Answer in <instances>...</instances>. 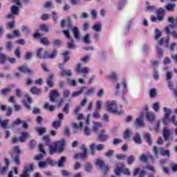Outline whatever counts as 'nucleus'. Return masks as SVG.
Wrapping results in <instances>:
<instances>
[{
  "label": "nucleus",
  "mask_w": 177,
  "mask_h": 177,
  "mask_svg": "<svg viewBox=\"0 0 177 177\" xmlns=\"http://www.w3.org/2000/svg\"><path fill=\"white\" fill-rule=\"evenodd\" d=\"M146 118L149 122H153L156 120V115L153 112H147L146 113Z\"/></svg>",
  "instance_id": "obj_19"
},
{
  "label": "nucleus",
  "mask_w": 177,
  "mask_h": 177,
  "mask_svg": "<svg viewBox=\"0 0 177 177\" xmlns=\"http://www.w3.org/2000/svg\"><path fill=\"white\" fill-rule=\"evenodd\" d=\"M136 157L133 156H130L128 158H127V164H129V165H131V164H133V161H135L136 160Z\"/></svg>",
  "instance_id": "obj_51"
},
{
  "label": "nucleus",
  "mask_w": 177,
  "mask_h": 177,
  "mask_svg": "<svg viewBox=\"0 0 177 177\" xmlns=\"http://www.w3.org/2000/svg\"><path fill=\"white\" fill-rule=\"evenodd\" d=\"M60 120H56L53 122V128L57 129L60 127Z\"/></svg>",
  "instance_id": "obj_55"
},
{
  "label": "nucleus",
  "mask_w": 177,
  "mask_h": 177,
  "mask_svg": "<svg viewBox=\"0 0 177 177\" xmlns=\"http://www.w3.org/2000/svg\"><path fill=\"white\" fill-rule=\"evenodd\" d=\"M153 152L154 153L155 156H156V158H158V153L161 154V156L169 157L171 156V153L169 152V150L165 149L163 147H157L156 146H154L153 148Z\"/></svg>",
  "instance_id": "obj_3"
},
{
  "label": "nucleus",
  "mask_w": 177,
  "mask_h": 177,
  "mask_svg": "<svg viewBox=\"0 0 177 177\" xmlns=\"http://www.w3.org/2000/svg\"><path fill=\"white\" fill-rule=\"evenodd\" d=\"M12 158L17 165H20V157L19 156V154L12 153Z\"/></svg>",
  "instance_id": "obj_23"
},
{
  "label": "nucleus",
  "mask_w": 177,
  "mask_h": 177,
  "mask_svg": "<svg viewBox=\"0 0 177 177\" xmlns=\"http://www.w3.org/2000/svg\"><path fill=\"white\" fill-rule=\"evenodd\" d=\"M14 55L17 57V59H20L21 57V50L20 48H17L14 51Z\"/></svg>",
  "instance_id": "obj_38"
},
{
  "label": "nucleus",
  "mask_w": 177,
  "mask_h": 177,
  "mask_svg": "<svg viewBox=\"0 0 177 177\" xmlns=\"http://www.w3.org/2000/svg\"><path fill=\"white\" fill-rule=\"evenodd\" d=\"M115 88H116L117 95H120V93H121V92H122L123 93H125V92H127V91H128V88L127 87V84H125V82L117 84Z\"/></svg>",
  "instance_id": "obj_7"
},
{
  "label": "nucleus",
  "mask_w": 177,
  "mask_h": 177,
  "mask_svg": "<svg viewBox=\"0 0 177 177\" xmlns=\"http://www.w3.org/2000/svg\"><path fill=\"white\" fill-rule=\"evenodd\" d=\"M169 166L172 169L173 172H177V164L170 163Z\"/></svg>",
  "instance_id": "obj_63"
},
{
  "label": "nucleus",
  "mask_w": 177,
  "mask_h": 177,
  "mask_svg": "<svg viewBox=\"0 0 177 177\" xmlns=\"http://www.w3.org/2000/svg\"><path fill=\"white\" fill-rule=\"evenodd\" d=\"M34 169V164L29 165L26 167L24 169L23 174L21 175V177H30L28 172H31Z\"/></svg>",
  "instance_id": "obj_9"
},
{
  "label": "nucleus",
  "mask_w": 177,
  "mask_h": 177,
  "mask_svg": "<svg viewBox=\"0 0 177 177\" xmlns=\"http://www.w3.org/2000/svg\"><path fill=\"white\" fill-rule=\"evenodd\" d=\"M66 162V157L62 156L60 159L57 162V165L59 168H63L64 167V163Z\"/></svg>",
  "instance_id": "obj_24"
},
{
  "label": "nucleus",
  "mask_w": 177,
  "mask_h": 177,
  "mask_svg": "<svg viewBox=\"0 0 177 177\" xmlns=\"http://www.w3.org/2000/svg\"><path fill=\"white\" fill-rule=\"evenodd\" d=\"M76 71L78 74H80V73L88 74L89 73V69L86 66L82 67V64H78L76 68Z\"/></svg>",
  "instance_id": "obj_11"
},
{
  "label": "nucleus",
  "mask_w": 177,
  "mask_h": 177,
  "mask_svg": "<svg viewBox=\"0 0 177 177\" xmlns=\"http://www.w3.org/2000/svg\"><path fill=\"white\" fill-rule=\"evenodd\" d=\"M71 30L75 39H80L81 34L80 33V30H78V28L73 27Z\"/></svg>",
  "instance_id": "obj_21"
},
{
  "label": "nucleus",
  "mask_w": 177,
  "mask_h": 177,
  "mask_svg": "<svg viewBox=\"0 0 177 177\" xmlns=\"http://www.w3.org/2000/svg\"><path fill=\"white\" fill-rule=\"evenodd\" d=\"M47 165H52V167H55L57 164V162L53 161L51 158H48L46 161Z\"/></svg>",
  "instance_id": "obj_46"
},
{
  "label": "nucleus",
  "mask_w": 177,
  "mask_h": 177,
  "mask_svg": "<svg viewBox=\"0 0 177 177\" xmlns=\"http://www.w3.org/2000/svg\"><path fill=\"white\" fill-rule=\"evenodd\" d=\"M21 30L22 31V32H25L26 34L31 32V29H30L28 26H25L21 28Z\"/></svg>",
  "instance_id": "obj_53"
},
{
  "label": "nucleus",
  "mask_w": 177,
  "mask_h": 177,
  "mask_svg": "<svg viewBox=\"0 0 177 177\" xmlns=\"http://www.w3.org/2000/svg\"><path fill=\"white\" fill-rule=\"evenodd\" d=\"M173 78V76H172V72H169L167 71V73H166V80L167 81H171V80Z\"/></svg>",
  "instance_id": "obj_62"
},
{
  "label": "nucleus",
  "mask_w": 177,
  "mask_h": 177,
  "mask_svg": "<svg viewBox=\"0 0 177 177\" xmlns=\"http://www.w3.org/2000/svg\"><path fill=\"white\" fill-rule=\"evenodd\" d=\"M61 77H71L73 75V71L71 69H62L60 72Z\"/></svg>",
  "instance_id": "obj_14"
},
{
  "label": "nucleus",
  "mask_w": 177,
  "mask_h": 177,
  "mask_svg": "<svg viewBox=\"0 0 177 177\" xmlns=\"http://www.w3.org/2000/svg\"><path fill=\"white\" fill-rule=\"evenodd\" d=\"M109 139V135L106 133V131L101 130L98 134V140L101 142H106Z\"/></svg>",
  "instance_id": "obj_13"
},
{
  "label": "nucleus",
  "mask_w": 177,
  "mask_h": 177,
  "mask_svg": "<svg viewBox=\"0 0 177 177\" xmlns=\"http://www.w3.org/2000/svg\"><path fill=\"white\" fill-rule=\"evenodd\" d=\"M84 133L86 135V136H91V129L88 127H84Z\"/></svg>",
  "instance_id": "obj_54"
},
{
  "label": "nucleus",
  "mask_w": 177,
  "mask_h": 177,
  "mask_svg": "<svg viewBox=\"0 0 177 177\" xmlns=\"http://www.w3.org/2000/svg\"><path fill=\"white\" fill-rule=\"evenodd\" d=\"M93 124H94V126L93 127V129L94 132H97V131L99 129L98 128H100L102 127V124L100 122H93Z\"/></svg>",
  "instance_id": "obj_37"
},
{
  "label": "nucleus",
  "mask_w": 177,
  "mask_h": 177,
  "mask_svg": "<svg viewBox=\"0 0 177 177\" xmlns=\"http://www.w3.org/2000/svg\"><path fill=\"white\" fill-rule=\"evenodd\" d=\"M10 91H12L10 88H3L1 91V94L5 96V95H8V93H10Z\"/></svg>",
  "instance_id": "obj_50"
},
{
  "label": "nucleus",
  "mask_w": 177,
  "mask_h": 177,
  "mask_svg": "<svg viewBox=\"0 0 177 177\" xmlns=\"http://www.w3.org/2000/svg\"><path fill=\"white\" fill-rule=\"evenodd\" d=\"M145 139L147 140V143H149V145H152L153 142H151V136H150V133H147L145 135Z\"/></svg>",
  "instance_id": "obj_45"
},
{
  "label": "nucleus",
  "mask_w": 177,
  "mask_h": 177,
  "mask_svg": "<svg viewBox=\"0 0 177 177\" xmlns=\"http://www.w3.org/2000/svg\"><path fill=\"white\" fill-rule=\"evenodd\" d=\"M140 160L142 162H145V164H146V162H147V155L146 154H142Z\"/></svg>",
  "instance_id": "obj_59"
},
{
  "label": "nucleus",
  "mask_w": 177,
  "mask_h": 177,
  "mask_svg": "<svg viewBox=\"0 0 177 177\" xmlns=\"http://www.w3.org/2000/svg\"><path fill=\"white\" fill-rule=\"evenodd\" d=\"M30 138V133L24 132L21 133V136L19 138V141L21 143L26 142L27 139H29Z\"/></svg>",
  "instance_id": "obj_16"
},
{
  "label": "nucleus",
  "mask_w": 177,
  "mask_h": 177,
  "mask_svg": "<svg viewBox=\"0 0 177 177\" xmlns=\"http://www.w3.org/2000/svg\"><path fill=\"white\" fill-rule=\"evenodd\" d=\"M36 131L39 133L40 136H42L46 132V129L43 127H37L36 128Z\"/></svg>",
  "instance_id": "obj_40"
},
{
  "label": "nucleus",
  "mask_w": 177,
  "mask_h": 177,
  "mask_svg": "<svg viewBox=\"0 0 177 177\" xmlns=\"http://www.w3.org/2000/svg\"><path fill=\"white\" fill-rule=\"evenodd\" d=\"M59 97V93L57 91L54 90L51 91V93L50 94V100L54 103V102H56V97Z\"/></svg>",
  "instance_id": "obj_18"
},
{
  "label": "nucleus",
  "mask_w": 177,
  "mask_h": 177,
  "mask_svg": "<svg viewBox=\"0 0 177 177\" xmlns=\"http://www.w3.org/2000/svg\"><path fill=\"white\" fill-rule=\"evenodd\" d=\"M30 93H33V95H41V93H42V91H41V89L33 86L30 88Z\"/></svg>",
  "instance_id": "obj_28"
},
{
  "label": "nucleus",
  "mask_w": 177,
  "mask_h": 177,
  "mask_svg": "<svg viewBox=\"0 0 177 177\" xmlns=\"http://www.w3.org/2000/svg\"><path fill=\"white\" fill-rule=\"evenodd\" d=\"M67 49H74L75 48V43L73 39H71V41L68 42Z\"/></svg>",
  "instance_id": "obj_39"
},
{
  "label": "nucleus",
  "mask_w": 177,
  "mask_h": 177,
  "mask_svg": "<svg viewBox=\"0 0 177 177\" xmlns=\"http://www.w3.org/2000/svg\"><path fill=\"white\" fill-rule=\"evenodd\" d=\"M49 52L45 48H38L37 50V56L38 59H48Z\"/></svg>",
  "instance_id": "obj_6"
},
{
  "label": "nucleus",
  "mask_w": 177,
  "mask_h": 177,
  "mask_svg": "<svg viewBox=\"0 0 177 177\" xmlns=\"http://www.w3.org/2000/svg\"><path fill=\"white\" fill-rule=\"evenodd\" d=\"M44 109H46V110H48V111H55L56 110V106H49L48 103H46L44 104Z\"/></svg>",
  "instance_id": "obj_34"
},
{
  "label": "nucleus",
  "mask_w": 177,
  "mask_h": 177,
  "mask_svg": "<svg viewBox=\"0 0 177 177\" xmlns=\"http://www.w3.org/2000/svg\"><path fill=\"white\" fill-rule=\"evenodd\" d=\"M163 111L165 112V117H169V115H171V109L167 107H164Z\"/></svg>",
  "instance_id": "obj_47"
},
{
  "label": "nucleus",
  "mask_w": 177,
  "mask_h": 177,
  "mask_svg": "<svg viewBox=\"0 0 177 177\" xmlns=\"http://www.w3.org/2000/svg\"><path fill=\"white\" fill-rule=\"evenodd\" d=\"M83 41L84 42V44H91V37L89 36V34L85 35L83 38Z\"/></svg>",
  "instance_id": "obj_48"
},
{
  "label": "nucleus",
  "mask_w": 177,
  "mask_h": 177,
  "mask_svg": "<svg viewBox=\"0 0 177 177\" xmlns=\"http://www.w3.org/2000/svg\"><path fill=\"white\" fill-rule=\"evenodd\" d=\"M65 145L66 140L64 138L62 140L57 141L55 142V149L57 150V151H59V153H62Z\"/></svg>",
  "instance_id": "obj_8"
},
{
  "label": "nucleus",
  "mask_w": 177,
  "mask_h": 177,
  "mask_svg": "<svg viewBox=\"0 0 177 177\" xmlns=\"http://www.w3.org/2000/svg\"><path fill=\"white\" fill-rule=\"evenodd\" d=\"M171 135H172V132H171V131L169 129H165L163 130V136L166 142L168 140V139H169V136H171Z\"/></svg>",
  "instance_id": "obj_22"
},
{
  "label": "nucleus",
  "mask_w": 177,
  "mask_h": 177,
  "mask_svg": "<svg viewBox=\"0 0 177 177\" xmlns=\"http://www.w3.org/2000/svg\"><path fill=\"white\" fill-rule=\"evenodd\" d=\"M57 57V51L56 50H53L50 55L48 54V59H55Z\"/></svg>",
  "instance_id": "obj_52"
},
{
  "label": "nucleus",
  "mask_w": 177,
  "mask_h": 177,
  "mask_svg": "<svg viewBox=\"0 0 177 177\" xmlns=\"http://www.w3.org/2000/svg\"><path fill=\"white\" fill-rule=\"evenodd\" d=\"M95 164L96 165H97V167L100 168V169L103 171V172L106 173L107 172V171H109V168L107 167V166H106V164L103 160L97 159Z\"/></svg>",
  "instance_id": "obj_10"
},
{
  "label": "nucleus",
  "mask_w": 177,
  "mask_h": 177,
  "mask_svg": "<svg viewBox=\"0 0 177 177\" xmlns=\"http://www.w3.org/2000/svg\"><path fill=\"white\" fill-rule=\"evenodd\" d=\"M0 124H1V127L3 128H4V129H9V128H10V127H8V126H6V125H8V124H9V120H1L0 119Z\"/></svg>",
  "instance_id": "obj_35"
},
{
  "label": "nucleus",
  "mask_w": 177,
  "mask_h": 177,
  "mask_svg": "<svg viewBox=\"0 0 177 177\" xmlns=\"http://www.w3.org/2000/svg\"><path fill=\"white\" fill-rule=\"evenodd\" d=\"M62 55L64 57V63H67L70 60V52L65 51Z\"/></svg>",
  "instance_id": "obj_29"
},
{
  "label": "nucleus",
  "mask_w": 177,
  "mask_h": 177,
  "mask_svg": "<svg viewBox=\"0 0 177 177\" xmlns=\"http://www.w3.org/2000/svg\"><path fill=\"white\" fill-rule=\"evenodd\" d=\"M86 91H87V93H86V95H91V96H93V95L95 93V88H86Z\"/></svg>",
  "instance_id": "obj_60"
},
{
  "label": "nucleus",
  "mask_w": 177,
  "mask_h": 177,
  "mask_svg": "<svg viewBox=\"0 0 177 177\" xmlns=\"http://www.w3.org/2000/svg\"><path fill=\"white\" fill-rule=\"evenodd\" d=\"M85 91H86V87L82 86L80 91H74L72 93L71 96H72V97H76V96H80V95H82V93H84V92H85Z\"/></svg>",
  "instance_id": "obj_20"
},
{
  "label": "nucleus",
  "mask_w": 177,
  "mask_h": 177,
  "mask_svg": "<svg viewBox=\"0 0 177 177\" xmlns=\"http://www.w3.org/2000/svg\"><path fill=\"white\" fill-rule=\"evenodd\" d=\"M164 20V16L162 15H158L157 17L152 15L151 16V21L153 23H161Z\"/></svg>",
  "instance_id": "obj_15"
},
{
  "label": "nucleus",
  "mask_w": 177,
  "mask_h": 177,
  "mask_svg": "<svg viewBox=\"0 0 177 177\" xmlns=\"http://www.w3.org/2000/svg\"><path fill=\"white\" fill-rule=\"evenodd\" d=\"M108 78H109L111 81H117V73H115V72L111 73V74L108 76Z\"/></svg>",
  "instance_id": "obj_42"
},
{
  "label": "nucleus",
  "mask_w": 177,
  "mask_h": 177,
  "mask_svg": "<svg viewBox=\"0 0 177 177\" xmlns=\"http://www.w3.org/2000/svg\"><path fill=\"white\" fill-rule=\"evenodd\" d=\"M105 109L109 113H116V114H121L122 113L117 111V102H115V101L107 102Z\"/></svg>",
  "instance_id": "obj_2"
},
{
  "label": "nucleus",
  "mask_w": 177,
  "mask_h": 177,
  "mask_svg": "<svg viewBox=\"0 0 177 177\" xmlns=\"http://www.w3.org/2000/svg\"><path fill=\"white\" fill-rule=\"evenodd\" d=\"M133 140H134L135 143H136L137 145H140L142 143V138H141L140 134H139V133H137L136 134V136L133 138Z\"/></svg>",
  "instance_id": "obj_31"
},
{
  "label": "nucleus",
  "mask_w": 177,
  "mask_h": 177,
  "mask_svg": "<svg viewBox=\"0 0 177 177\" xmlns=\"http://www.w3.org/2000/svg\"><path fill=\"white\" fill-rule=\"evenodd\" d=\"M165 31L166 34H167V39H165L164 37L161 38V37H162V33L161 32V31H160V29H156L155 39L158 41L159 45H164L166 48H168V43L169 42L170 39L169 34H171L174 38H176V39H177V32L175 30L171 31V28H169V26L165 27Z\"/></svg>",
  "instance_id": "obj_1"
},
{
  "label": "nucleus",
  "mask_w": 177,
  "mask_h": 177,
  "mask_svg": "<svg viewBox=\"0 0 177 177\" xmlns=\"http://www.w3.org/2000/svg\"><path fill=\"white\" fill-rule=\"evenodd\" d=\"M135 126L136 128H145L146 124L145 123V113H140L139 116L136 119Z\"/></svg>",
  "instance_id": "obj_5"
},
{
  "label": "nucleus",
  "mask_w": 177,
  "mask_h": 177,
  "mask_svg": "<svg viewBox=\"0 0 177 177\" xmlns=\"http://www.w3.org/2000/svg\"><path fill=\"white\" fill-rule=\"evenodd\" d=\"M40 29L41 30V31H44V32H48V31L49 30V26H48V25L44 24L40 26Z\"/></svg>",
  "instance_id": "obj_56"
},
{
  "label": "nucleus",
  "mask_w": 177,
  "mask_h": 177,
  "mask_svg": "<svg viewBox=\"0 0 177 177\" xmlns=\"http://www.w3.org/2000/svg\"><path fill=\"white\" fill-rule=\"evenodd\" d=\"M155 13L157 15V16H162L164 13H165V9L164 8H158V10H156Z\"/></svg>",
  "instance_id": "obj_43"
},
{
  "label": "nucleus",
  "mask_w": 177,
  "mask_h": 177,
  "mask_svg": "<svg viewBox=\"0 0 177 177\" xmlns=\"http://www.w3.org/2000/svg\"><path fill=\"white\" fill-rule=\"evenodd\" d=\"M81 149L82 151V153H76L74 156V158L77 160V158H80V160H85V158H88V148H86V145L85 144L82 145Z\"/></svg>",
  "instance_id": "obj_4"
},
{
  "label": "nucleus",
  "mask_w": 177,
  "mask_h": 177,
  "mask_svg": "<svg viewBox=\"0 0 177 177\" xmlns=\"http://www.w3.org/2000/svg\"><path fill=\"white\" fill-rule=\"evenodd\" d=\"M115 157L117 158V160H125V158H127V156L124 154H116L115 155Z\"/></svg>",
  "instance_id": "obj_61"
},
{
  "label": "nucleus",
  "mask_w": 177,
  "mask_h": 177,
  "mask_svg": "<svg viewBox=\"0 0 177 177\" xmlns=\"http://www.w3.org/2000/svg\"><path fill=\"white\" fill-rule=\"evenodd\" d=\"M152 109L154 110V111H156V113H158V111L160 110V102L153 103Z\"/></svg>",
  "instance_id": "obj_49"
},
{
  "label": "nucleus",
  "mask_w": 177,
  "mask_h": 177,
  "mask_svg": "<svg viewBox=\"0 0 177 177\" xmlns=\"http://www.w3.org/2000/svg\"><path fill=\"white\" fill-rule=\"evenodd\" d=\"M4 162L6 164V167L1 168L0 165V173L1 174V175H5V174L8 172V169H9V164H10L9 158H5Z\"/></svg>",
  "instance_id": "obj_12"
},
{
  "label": "nucleus",
  "mask_w": 177,
  "mask_h": 177,
  "mask_svg": "<svg viewBox=\"0 0 177 177\" xmlns=\"http://www.w3.org/2000/svg\"><path fill=\"white\" fill-rule=\"evenodd\" d=\"M10 10L11 13H12L15 16H17V15H19V12H20V8H19V6L14 5L11 7Z\"/></svg>",
  "instance_id": "obj_25"
},
{
  "label": "nucleus",
  "mask_w": 177,
  "mask_h": 177,
  "mask_svg": "<svg viewBox=\"0 0 177 177\" xmlns=\"http://www.w3.org/2000/svg\"><path fill=\"white\" fill-rule=\"evenodd\" d=\"M53 80H55V75H50L47 80V85H48V86H53Z\"/></svg>",
  "instance_id": "obj_27"
},
{
  "label": "nucleus",
  "mask_w": 177,
  "mask_h": 177,
  "mask_svg": "<svg viewBox=\"0 0 177 177\" xmlns=\"http://www.w3.org/2000/svg\"><path fill=\"white\" fill-rule=\"evenodd\" d=\"M15 48L13 46V43L12 41H8L6 44V50H12Z\"/></svg>",
  "instance_id": "obj_44"
},
{
  "label": "nucleus",
  "mask_w": 177,
  "mask_h": 177,
  "mask_svg": "<svg viewBox=\"0 0 177 177\" xmlns=\"http://www.w3.org/2000/svg\"><path fill=\"white\" fill-rule=\"evenodd\" d=\"M40 43L42 44V45H45L46 46H48V45H50V41H49L48 37H42L40 39Z\"/></svg>",
  "instance_id": "obj_36"
},
{
  "label": "nucleus",
  "mask_w": 177,
  "mask_h": 177,
  "mask_svg": "<svg viewBox=\"0 0 177 177\" xmlns=\"http://www.w3.org/2000/svg\"><path fill=\"white\" fill-rule=\"evenodd\" d=\"M47 166L46 161H40L38 162L39 168H46Z\"/></svg>",
  "instance_id": "obj_57"
},
{
  "label": "nucleus",
  "mask_w": 177,
  "mask_h": 177,
  "mask_svg": "<svg viewBox=\"0 0 177 177\" xmlns=\"http://www.w3.org/2000/svg\"><path fill=\"white\" fill-rule=\"evenodd\" d=\"M113 154H114V150L110 149V150H109L108 151H106L104 155H105L106 157L109 158V157H111V156H113Z\"/></svg>",
  "instance_id": "obj_64"
},
{
  "label": "nucleus",
  "mask_w": 177,
  "mask_h": 177,
  "mask_svg": "<svg viewBox=\"0 0 177 177\" xmlns=\"http://www.w3.org/2000/svg\"><path fill=\"white\" fill-rule=\"evenodd\" d=\"M62 175L65 177L71 176V172H70V171L68 170H62Z\"/></svg>",
  "instance_id": "obj_58"
},
{
  "label": "nucleus",
  "mask_w": 177,
  "mask_h": 177,
  "mask_svg": "<svg viewBox=\"0 0 177 177\" xmlns=\"http://www.w3.org/2000/svg\"><path fill=\"white\" fill-rule=\"evenodd\" d=\"M175 8H176V4L175 3H168L165 6L166 10L169 12H174Z\"/></svg>",
  "instance_id": "obj_26"
},
{
  "label": "nucleus",
  "mask_w": 177,
  "mask_h": 177,
  "mask_svg": "<svg viewBox=\"0 0 177 177\" xmlns=\"http://www.w3.org/2000/svg\"><path fill=\"white\" fill-rule=\"evenodd\" d=\"M72 125L73 128H75V129H80V131H82V127H84V124H82V122H80V124L73 123Z\"/></svg>",
  "instance_id": "obj_41"
},
{
  "label": "nucleus",
  "mask_w": 177,
  "mask_h": 177,
  "mask_svg": "<svg viewBox=\"0 0 177 177\" xmlns=\"http://www.w3.org/2000/svg\"><path fill=\"white\" fill-rule=\"evenodd\" d=\"M9 57L6 54H1L0 55V64H3L8 62V59Z\"/></svg>",
  "instance_id": "obj_32"
},
{
  "label": "nucleus",
  "mask_w": 177,
  "mask_h": 177,
  "mask_svg": "<svg viewBox=\"0 0 177 177\" xmlns=\"http://www.w3.org/2000/svg\"><path fill=\"white\" fill-rule=\"evenodd\" d=\"M93 30L97 32H100L102 31V24H95Z\"/></svg>",
  "instance_id": "obj_33"
},
{
  "label": "nucleus",
  "mask_w": 177,
  "mask_h": 177,
  "mask_svg": "<svg viewBox=\"0 0 177 177\" xmlns=\"http://www.w3.org/2000/svg\"><path fill=\"white\" fill-rule=\"evenodd\" d=\"M84 169L86 172H88V174H91V172H92V169H93V167L91 163H86L84 165Z\"/></svg>",
  "instance_id": "obj_30"
},
{
  "label": "nucleus",
  "mask_w": 177,
  "mask_h": 177,
  "mask_svg": "<svg viewBox=\"0 0 177 177\" xmlns=\"http://www.w3.org/2000/svg\"><path fill=\"white\" fill-rule=\"evenodd\" d=\"M19 71H22L25 74H32V71L26 65L21 66L19 68Z\"/></svg>",
  "instance_id": "obj_17"
}]
</instances>
